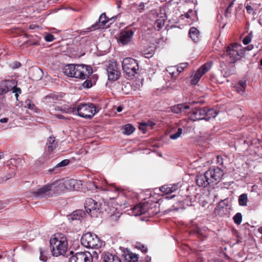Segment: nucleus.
<instances>
[{"mask_svg":"<svg viewBox=\"0 0 262 262\" xmlns=\"http://www.w3.org/2000/svg\"><path fill=\"white\" fill-rule=\"evenodd\" d=\"M106 71L108 80L115 81L120 77V72L116 62H110L106 67Z\"/></svg>","mask_w":262,"mask_h":262,"instance_id":"f8f14e48","label":"nucleus"},{"mask_svg":"<svg viewBox=\"0 0 262 262\" xmlns=\"http://www.w3.org/2000/svg\"><path fill=\"white\" fill-rule=\"evenodd\" d=\"M123 110V107L122 106H119L117 107L116 108V111L118 112H121Z\"/></svg>","mask_w":262,"mask_h":262,"instance_id":"864d4df0","label":"nucleus"},{"mask_svg":"<svg viewBox=\"0 0 262 262\" xmlns=\"http://www.w3.org/2000/svg\"><path fill=\"white\" fill-rule=\"evenodd\" d=\"M17 81L14 79H8L3 80L0 83V105L4 103V95L10 91L15 93L16 99L19 94L21 93V89L16 87Z\"/></svg>","mask_w":262,"mask_h":262,"instance_id":"20e7f679","label":"nucleus"},{"mask_svg":"<svg viewBox=\"0 0 262 262\" xmlns=\"http://www.w3.org/2000/svg\"><path fill=\"white\" fill-rule=\"evenodd\" d=\"M182 132V129L181 128H179L176 133L170 135L169 138L172 140H176L181 136Z\"/></svg>","mask_w":262,"mask_h":262,"instance_id":"c9c22d12","label":"nucleus"},{"mask_svg":"<svg viewBox=\"0 0 262 262\" xmlns=\"http://www.w3.org/2000/svg\"><path fill=\"white\" fill-rule=\"evenodd\" d=\"M31 77L34 81H38L41 79L42 72L39 68L33 69L31 71Z\"/></svg>","mask_w":262,"mask_h":262,"instance_id":"a878e982","label":"nucleus"},{"mask_svg":"<svg viewBox=\"0 0 262 262\" xmlns=\"http://www.w3.org/2000/svg\"><path fill=\"white\" fill-rule=\"evenodd\" d=\"M25 107L31 110H35L36 108L34 104L30 99H27L25 101Z\"/></svg>","mask_w":262,"mask_h":262,"instance_id":"4c0bfd02","label":"nucleus"},{"mask_svg":"<svg viewBox=\"0 0 262 262\" xmlns=\"http://www.w3.org/2000/svg\"><path fill=\"white\" fill-rule=\"evenodd\" d=\"M189 35L190 37L194 42H196L198 40L200 34L199 31L196 28L192 27L189 30Z\"/></svg>","mask_w":262,"mask_h":262,"instance_id":"c85d7f7f","label":"nucleus"},{"mask_svg":"<svg viewBox=\"0 0 262 262\" xmlns=\"http://www.w3.org/2000/svg\"><path fill=\"white\" fill-rule=\"evenodd\" d=\"M205 173L210 185L219 182L224 175L223 170L219 167L209 169Z\"/></svg>","mask_w":262,"mask_h":262,"instance_id":"9b49d317","label":"nucleus"},{"mask_svg":"<svg viewBox=\"0 0 262 262\" xmlns=\"http://www.w3.org/2000/svg\"><path fill=\"white\" fill-rule=\"evenodd\" d=\"M235 72L234 68H233L232 69H227L226 71L224 73V76L225 77H229L230 75H232Z\"/></svg>","mask_w":262,"mask_h":262,"instance_id":"c03bdc74","label":"nucleus"},{"mask_svg":"<svg viewBox=\"0 0 262 262\" xmlns=\"http://www.w3.org/2000/svg\"><path fill=\"white\" fill-rule=\"evenodd\" d=\"M167 72L171 76V78L176 79L179 76V72H177L176 67H169L166 69Z\"/></svg>","mask_w":262,"mask_h":262,"instance_id":"c756f323","label":"nucleus"},{"mask_svg":"<svg viewBox=\"0 0 262 262\" xmlns=\"http://www.w3.org/2000/svg\"><path fill=\"white\" fill-rule=\"evenodd\" d=\"M100 188L102 189V190H103V191H105V190H107V189H104V188H103L102 187H101Z\"/></svg>","mask_w":262,"mask_h":262,"instance_id":"69168bd1","label":"nucleus"},{"mask_svg":"<svg viewBox=\"0 0 262 262\" xmlns=\"http://www.w3.org/2000/svg\"><path fill=\"white\" fill-rule=\"evenodd\" d=\"M196 184L199 187H206L208 185H210L209 181L207 179V176L205 173L204 174H201L197 177L196 179Z\"/></svg>","mask_w":262,"mask_h":262,"instance_id":"4be33fe9","label":"nucleus"},{"mask_svg":"<svg viewBox=\"0 0 262 262\" xmlns=\"http://www.w3.org/2000/svg\"><path fill=\"white\" fill-rule=\"evenodd\" d=\"M52 191V185L50 183L32 191L31 193L35 198L41 199L50 197Z\"/></svg>","mask_w":262,"mask_h":262,"instance_id":"ddd939ff","label":"nucleus"},{"mask_svg":"<svg viewBox=\"0 0 262 262\" xmlns=\"http://www.w3.org/2000/svg\"><path fill=\"white\" fill-rule=\"evenodd\" d=\"M8 121L7 118H3L0 119V122L1 123H7Z\"/></svg>","mask_w":262,"mask_h":262,"instance_id":"603ef678","label":"nucleus"},{"mask_svg":"<svg viewBox=\"0 0 262 262\" xmlns=\"http://www.w3.org/2000/svg\"><path fill=\"white\" fill-rule=\"evenodd\" d=\"M3 157V152H0V159H2Z\"/></svg>","mask_w":262,"mask_h":262,"instance_id":"052dcab7","label":"nucleus"},{"mask_svg":"<svg viewBox=\"0 0 262 262\" xmlns=\"http://www.w3.org/2000/svg\"><path fill=\"white\" fill-rule=\"evenodd\" d=\"M173 197H174V195H172L170 196L169 197V198H170V199H171V198H173Z\"/></svg>","mask_w":262,"mask_h":262,"instance_id":"338daca9","label":"nucleus"},{"mask_svg":"<svg viewBox=\"0 0 262 262\" xmlns=\"http://www.w3.org/2000/svg\"><path fill=\"white\" fill-rule=\"evenodd\" d=\"M85 213L82 210H77L74 211L69 217V220L72 221H81L85 216Z\"/></svg>","mask_w":262,"mask_h":262,"instance_id":"412c9836","label":"nucleus"},{"mask_svg":"<svg viewBox=\"0 0 262 262\" xmlns=\"http://www.w3.org/2000/svg\"><path fill=\"white\" fill-rule=\"evenodd\" d=\"M260 65L262 66V59L260 61Z\"/></svg>","mask_w":262,"mask_h":262,"instance_id":"774afa93","label":"nucleus"},{"mask_svg":"<svg viewBox=\"0 0 262 262\" xmlns=\"http://www.w3.org/2000/svg\"><path fill=\"white\" fill-rule=\"evenodd\" d=\"M42 252L41 251H40V254H41L40 259L42 260H45V259L42 257Z\"/></svg>","mask_w":262,"mask_h":262,"instance_id":"6e6d98bb","label":"nucleus"},{"mask_svg":"<svg viewBox=\"0 0 262 262\" xmlns=\"http://www.w3.org/2000/svg\"><path fill=\"white\" fill-rule=\"evenodd\" d=\"M252 39V33H250L248 34V35L246 36L243 39V42L244 45H246L249 43Z\"/></svg>","mask_w":262,"mask_h":262,"instance_id":"79ce46f5","label":"nucleus"},{"mask_svg":"<svg viewBox=\"0 0 262 262\" xmlns=\"http://www.w3.org/2000/svg\"><path fill=\"white\" fill-rule=\"evenodd\" d=\"M30 28L31 29H34V28H35V26H33V25H31V26H30Z\"/></svg>","mask_w":262,"mask_h":262,"instance_id":"e2e57ef3","label":"nucleus"},{"mask_svg":"<svg viewBox=\"0 0 262 262\" xmlns=\"http://www.w3.org/2000/svg\"><path fill=\"white\" fill-rule=\"evenodd\" d=\"M125 259L129 262H137L139 257L138 254L134 253L129 250L124 251L123 254Z\"/></svg>","mask_w":262,"mask_h":262,"instance_id":"5701e85b","label":"nucleus"},{"mask_svg":"<svg viewBox=\"0 0 262 262\" xmlns=\"http://www.w3.org/2000/svg\"><path fill=\"white\" fill-rule=\"evenodd\" d=\"M84 207L87 213L93 217H97L100 213V204L92 198L86 200Z\"/></svg>","mask_w":262,"mask_h":262,"instance_id":"9d476101","label":"nucleus"},{"mask_svg":"<svg viewBox=\"0 0 262 262\" xmlns=\"http://www.w3.org/2000/svg\"><path fill=\"white\" fill-rule=\"evenodd\" d=\"M104 262H121L120 258L116 256L109 252H106L103 255Z\"/></svg>","mask_w":262,"mask_h":262,"instance_id":"b1692460","label":"nucleus"},{"mask_svg":"<svg viewBox=\"0 0 262 262\" xmlns=\"http://www.w3.org/2000/svg\"><path fill=\"white\" fill-rule=\"evenodd\" d=\"M84 88H90L92 86V83L90 80H86L82 84Z\"/></svg>","mask_w":262,"mask_h":262,"instance_id":"a18cd8bd","label":"nucleus"},{"mask_svg":"<svg viewBox=\"0 0 262 262\" xmlns=\"http://www.w3.org/2000/svg\"><path fill=\"white\" fill-rule=\"evenodd\" d=\"M66 75L70 77L85 79L93 73V69L90 66L85 64H69L63 69Z\"/></svg>","mask_w":262,"mask_h":262,"instance_id":"f03ea898","label":"nucleus"},{"mask_svg":"<svg viewBox=\"0 0 262 262\" xmlns=\"http://www.w3.org/2000/svg\"><path fill=\"white\" fill-rule=\"evenodd\" d=\"M81 242L83 246L92 249H99L103 245V242L97 235L90 232H88L82 236Z\"/></svg>","mask_w":262,"mask_h":262,"instance_id":"39448f33","label":"nucleus"},{"mask_svg":"<svg viewBox=\"0 0 262 262\" xmlns=\"http://www.w3.org/2000/svg\"><path fill=\"white\" fill-rule=\"evenodd\" d=\"M123 71L130 77L134 76L139 70L138 62L133 58H125L122 61Z\"/></svg>","mask_w":262,"mask_h":262,"instance_id":"6e6552de","label":"nucleus"},{"mask_svg":"<svg viewBox=\"0 0 262 262\" xmlns=\"http://www.w3.org/2000/svg\"><path fill=\"white\" fill-rule=\"evenodd\" d=\"M123 133L124 135H129L132 134L134 130H135V128L134 126L131 125L130 124H127L123 126Z\"/></svg>","mask_w":262,"mask_h":262,"instance_id":"2f4dec72","label":"nucleus"},{"mask_svg":"<svg viewBox=\"0 0 262 262\" xmlns=\"http://www.w3.org/2000/svg\"><path fill=\"white\" fill-rule=\"evenodd\" d=\"M93 184L94 186H95V187L96 189H97V188H98V187H97V186H96V185H95V182H93Z\"/></svg>","mask_w":262,"mask_h":262,"instance_id":"0e129e2a","label":"nucleus"},{"mask_svg":"<svg viewBox=\"0 0 262 262\" xmlns=\"http://www.w3.org/2000/svg\"><path fill=\"white\" fill-rule=\"evenodd\" d=\"M51 251L54 256L63 255L68 250L67 237L60 233L54 234L50 239Z\"/></svg>","mask_w":262,"mask_h":262,"instance_id":"7ed1b4c3","label":"nucleus"},{"mask_svg":"<svg viewBox=\"0 0 262 262\" xmlns=\"http://www.w3.org/2000/svg\"><path fill=\"white\" fill-rule=\"evenodd\" d=\"M216 163L217 164H218L219 165H223L224 164V162H223V158L222 156H216Z\"/></svg>","mask_w":262,"mask_h":262,"instance_id":"de8ad7c7","label":"nucleus"},{"mask_svg":"<svg viewBox=\"0 0 262 262\" xmlns=\"http://www.w3.org/2000/svg\"><path fill=\"white\" fill-rule=\"evenodd\" d=\"M20 63L19 62L16 63V68H19L20 66Z\"/></svg>","mask_w":262,"mask_h":262,"instance_id":"4d7b16f0","label":"nucleus"},{"mask_svg":"<svg viewBox=\"0 0 262 262\" xmlns=\"http://www.w3.org/2000/svg\"><path fill=\"white\" fill-rule=\"evenodd\" d=\"M211 64L209 63H206L201 67L193 76L191 83L193 85L196 84L199 81L202 76L206 73L211 68Z\"/></svg>","mask_w":262,"mask_h":262,"instance_id":"4468645a","label":"nucleus"},{"mask_svg":"<svg viewBox=\"0 0 262 262\" xmlns=\"http://www.w3.org/2000/svg\"><path fill=\"white\" fill-rule=\"evenodd\" d=\"M136 248L140 250L143 253H146L147 252V248L145 246L140 244H137L136 246Z\"/></svg>","mask_w":262,"mask_h":262,"instance_id":"37998d69","label":"nucleus"},{"mask_svg":"<svg viewBox=\"0 0 262 262\" xmlns=\"http://www.w3.org/2000/svg\"><path fill=\"white\" fill-rule=\"evenodd\" d=\"M179 66L180 67H182V68L183 69V70H184L185 68H186L188 66V63L187 62L181 63L179 64Z\"/></svg>","mask_w":262,"mask_h":262,"instance_id":"8fccbe9b","label":"nucleus"},{"mask_svg":"<svg viewBox=\"0 0 262 262\" xmlns=\"http://www.w3.org/2000/svg\"><path fill=\"white\" fill-rule=\"evenodd\" d=\"M69 163H70L69 160H68V159L63 160L62 161H61L60 162H59V163H58L55 166V168H58V167H61L66 166L68 165L69 164Z\"/></svg>","mask_w":262,"mask_h":262,"instance_id":"ea45409f","label":"nucleus"},{"mask_svg":"<svg viewBox=\"0 0 262 262\" xmlns=\"http://www.w3.org/2000/svg\"><path fill=\"white\" fill-rule=\"evenodd\" d=\"M258 231L259 232L262 233V227H260L259 229H258Z\"/></svg>","mask_w":262,"mask_h":262,"instance_id":"bf43d9fd","label":"nucleus"},{"mask_svg":"<svg viewBox=\"0 0 262 262\" xmlns=\"http://www.w3.org/2000/svg\"><path fill=\"white\" fill-rule=\"evenodd\" d=\"M75 110L73 113H77L79 116L86 119H91L97 113L93 103H81Z\"/></svg>","mask_w":262,"mask_h":262,"instance_id":"0eeeda50","label":"nucleus"},{"mask_svg":"<svg viewBox=\"0 0 262 262\" xmlns=\"http://www.w3.org/2000/svg\"><path fill=\"white\" fill-rule=\"evenodd\" d=\"M229 10V8L227 7L225 11L226 13H227L228 12Z\"/></svg>","mask_w":262,"mask_h":262,"instance_id":"680f3d73","label":"nucleus"},{"mask_svg":"<svg viewBox=\"0 0 262 262\" xmlns=\"http://www.w3.org/2000/svg\"><path fill=\"white\" fill-rule=\"evenodd\" d=\"M185 16L187 18H190L192 21H196L198 19L196 11L192 10H189L185 14Z\"/></svg>","mask_w":262,"mask_h":262,"instance_id":"473e14b6","label":"nucleus"},{"mask_svg":"<svg viewBox=\"0 0 262 262\" xmlns=\"http://www.w3.org/2000/svg\"><path fill=\"white\" fill-rule=\"evenodd\" d=\"M248 1L247 0L246 2V3H245L246 9L249 14L253 15L255 13V11H254L253 8L251 6H250L249 5V4L248 3Z\"/></svg>","mask_w":262,"mask_h":262,"instance_id":"a19ab883","label":"nucleus"},{"mask_svg":"<svg viewBox=\"0 0 262 262\" xmlns=\"http://www.w3.org/2000/svg\"><path fill=\"white\" fill-rule=\"evenodd\" d=\"M176 114H183L192 121L204 120L206 118V107H193L192 103H180L171 107Z\"/></svg>","mask_w":262,"mask_h":262,"instance_id":"f257e3e1","label":"nucleus"},{"mask_svg":"<svg viewBox=\"0 0 262 262\" xmlns=\"http://www.w3.org/2000/svg\"><path fill=\"white\" fill-rule=\"evenodd\" d=\"M164 24L165 21L163 18H160L157 19L155 23V28L158 30H159L164 26Z\"/></svg>","mask_w":262,"mask_h":262,"instance_id":"f704fd0d","label":"nucleus"},{"mask_svg":"<svg viewBox=\"0 0 262 262\" xmlns=\"http://www.w3.org/2000/svg\"><path fill=\"white\" fill-rule=\"evenodd\" d=\"M58 146V141L54 136L48 138L46 143L47 151L49 152L53 151Z\"/></svg>","mask_w":262,"mask_h":262,"instance_id":"aec40b11","label":"nucleus"},{"mask_svg":"<svg viewBox=\"0 0 262 262\" xmlns=\"http://www.w3.org/2000/svg\"><path fill=\"white\" fill-rule=\"evenodd\" d=\"M154 125H155V124L152 123H141L139 126V129L144 134L146 133L147 126L150 125V126H152Z\"/></svg>","mask_w":262,"mask_h":262,"instance_id":"e433bc0d","label":"nucleus"},{"mask_svg":"<svg viewBox=\"0 0 262 262\" xmlns=\"http://www.w3.org/2000/svg\"><path fill=\"white\" fill-rule=\"evenodd\" d=\"M114 17H112L111 19H109L107 16H106L105 13H102L100 16L99 17V23L101 25L99 27V28H103V27L106 25V24L109 21V20H112L114 19Z\"/></svg>","mask_w":262,"mask_h":262,"instance_id":"7c9ffc66","label":"nucleus"},{"mask_svg":"<svg viewBox=\"0 0 262 262\" xmlns=\"http://www.w3.org/2000/svg\"><path fill=\"white\" fill-rule=\"evenodd\" d=\"M45 40L47 41H48V42H51V41H52L53 40H54L55 38L54 37V36L51 34H47L46 36H45Z\"/></svg>","mask_w":262,"mask_h":262,"instance_id":"49530a36","label":"nucleus"},{"mask_svg":"<svg viewBox=\"0 0 262 262\" xmlns=\"http://www.w3.org/2000/svg\"><path fill=\"white\" fill-rule=\"evenodd\" d=\"M180 187L181 185L178 183L164 185L160 188V190L165 194H170L179 190Z\"/></svg>","mask_w":262,"mask_h":262,"instance_id":"6ab92c4d","label":"nucleus"},{"mask_svg":"<svg viewBox=\"0 0 262 262\" xmlns=\"http://www.w3.org/2000/svg\"><path fill=\"white\" fill-rule=\"evenodd\" d=\"M235 1H233V2H232L231 3H230V4H229V5L228 6V7H229V8L233 5V2H234Z\"/></svg>","mask_w":262,"mask_h":262,"instance_id":"13d9d810","label":"nucleus"},{"mask_svg":"<svg viewBox=\"0 0 262 262\" xmlns=\"http://www.w3.org/2000/svg\"><path fill=\"white\" fill-rule=\"evenodd\" d=\"M241 48L242 47L237 43L230 45L227 47L226 53L224 54L223 56H226L229 62L234 63L239 58L242 53Z\"/></svg>","mask_w":262,"mask_h":262,"instance_id":"1a4fd4ad","label":"nucleus"},{"mask_svg":"<svg viewBox=\"0 0 262 262\" xmlns=\"http://www.w3.org/2000/svg\"><path fill=\"white\" fill-rule=\"evenodd\" d=\"M247 87L246 81H239L234 86L235 91L239 94L244 95Z\"/></svg>","mask_w":262,"mask_h":262,"instance_id":"393cba45","label":"nucleus"},{"mask_svg":"<svg viewBox=\"0 0 262 262\" xmlns=\"http://www.w3.org/2000/svg\"><path fill=\"white\" fill-rule=\"evenodd\" d=\"M149 204L147 202L140 203L132 209V213L135 216H139L149 211Z\"/></svg>","mask_w":262,"mask_h":262,"instance_id":"2eb2a0df","label":"nucleus"},{"mask_svg":"<svg viewBox=\"0 0 262 262\" xmlns=\"http://www.w3.org/2000/svg\"><path fill=\"white\" fill-rule=\"evenodd\" d=\"M52 185V190L58 193L67 191L65 180H60L50 183Z\"/></svg>","mask_w":262,"mask_h":262,"instance_id":"dca6fc26","label":"nucleus"},{"mask_svg":"<svg viewBox=\"0 0 262 262\" xmlns=\"http://www.w3.org/2000/svg\"><path fill=\"white\" fill-rule=\"evenodd\" d=\"M176 67L177 71L179 72V75L183 71V69L180 67L179 65Z\"/></svg>","mask_w":262,"mask_h":262,"instance_id":"3c124183","label":"nucleus"},{"mask_svg":"<svg viewBox=\"0 0 262 262\" xmlns=\"http://www.w3.org/2000/svg\"><path fill=\"white\" fill-rule=\"evenodd\" d=\"M98 257V253L94 251L92 253L88 251L77 252L69 258L68 262H93L94 260H97Z\"/></svg>","mask_w":262,"mask_h":262,"instance_id":"423d86ee","label":"nucleus"},{"mask_svg":"<svg viewBox=\"0 0 262 262\" xmlns=\"http://www.w3.org/2000/svg\"><path fill=\"white\" fill-rule=\"evenodd\" d=\"M8 205V201H0V209H3L6 208Z\"/></svg>","mask_w":262,"mask_h":262,"instance_id":"09e8293b","label":"nucleus"},{"mask_svg":"<svg viewBox=\"0 0 262 262\" xmlns=\"http://www.w3.org/2000/svg\"><path fill=\"white\" fill-rule=\"evenodd\" d=\"M233 220L235 224L239 225L242 220V215L241 213H237L233 217Z\"/></svg>","mask_w":262,"mask_h":262,"instance_id":"58836bf2","label":"nucleus"},{"mask_svg":"<svg viewBox=\"0 0 262 262\" xmlns=\"http://www.w3.org/2000/svg\"><path fill=\"white\" fill-rule=\"evenodd\" d=\"M248 201L247 195L246 193L241 194L238 199V203L241 206H246Z\"/></svg>","mask_w":262,"mask_h":262,"instance_id":"72a5a7b5","label":"nucleus"},{"mask_svg":"<svg viewBox=\"0 0 262 262\" xmlns=\"http://www.w3.org/2000/svg\"><path fill=\"white\" fill-rule=\"evenodd\" d=\"M67 190H77L81 185V181L75 179L65 180Z\"/></svg>","mask_w":262,"mask_h":262,"instance_id":"f3484780","label":"nucleus"},{"mask_svg":"<svg viewBox=\"0 0 262 262\" xmlns=\"http://www.w3.org/2000/svg\"><path fill=\"white\" fill-rule=\"evenodd\" d=\"M205 112H206V118H204V120L207 121L212 118H214L218 114V112L215 110L213 108H209L206 107Z\"/></svg>","mask_w":262,"mask_h":262,"instance_id":"cd10ccee","label":"nucleus"},{"mask_svg":"<svg viewBox=\"0 0 262 262\" xmlns=\"http://www.w3.org/2000/svg\"><path fill=\"white\" fill-rule=\"evenodd\" d=\"M134 32L132 30H127L121 33L119 38V41L122 45H127L130 41L133 36Z\"/></svg>","mask_w":262,"mask_h":262,"instance_id":"a211bd4d","label":"nucleus"},{"mask_svg":"<svg viewBox=\"0 0 262 262\" xmlns=\"http://www.w3.org/2000/svg\"><path fill=\"white\" fill-rule=\"evenodd\" d=\"M50 111H61L62 112L66 113H72L74 111H76V110H75V108H74V107L62 108L60 106H55V107L54 106L51 107Z\"/></svg>","mask_w":262,"mask_h":262,"instance_id":"bb28decb","label":"nucleus"},{"mask_svg":"<svg viewBox=\"0 0 262 262\" xmlns=\"http://www.w3.org/2000/svg\"><path fill=\"white\" fill-rule=\"evenodd\" d=\"M56 116L58 119H63L65 118V117L61 115L57 114V115H56Z\"/></svg>","mask_w":262,"mask_h":262,"instance_id":"5fc2aeb1","label":"nucleus"}]
</instances>
